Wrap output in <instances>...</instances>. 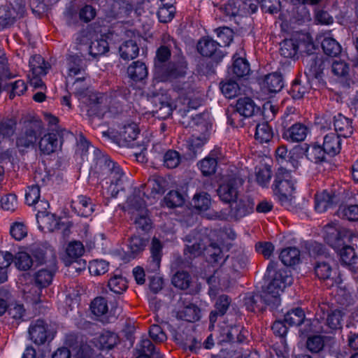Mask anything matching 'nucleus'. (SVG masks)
<instances>
[{
    "label": "nucleus",
    "mask_w": 358,
    "mask_h": 358,
    "mask_svg": "<svg viewBox=\"0 0 358 358\" xmlns=\"http://www.w3.org/2000/svg\"><path fill=\"white\" fill-rule=\"evenodd\" d=\"M276 266L277 263L271 261L266 268L271 280L260 294L264 309L267 306L272 310L278 308L280 305V292L292 283V278L287 271L282 269L276 271Z\"/></svg>",
    "instance_id": "obj_1"
},
{
    "label": "nucleus",
    "mask_w": 358,
    "mask_h": 358,
    "mask_svg": "<svg viewBox=\"0 0 358 358\" xmlns=\"http://www.w3.org/2000/svg\"><path fill=\"white\" fill-rule=\"evenodd\" d=\"M325 240L327 243L335 250H340L339 255L341 262L346 265L357 263L358 257L355 249L345 245L343 239L349 237L350 233L345 229H342L335 223L328 224L325 226Z\"/></svg>",
    "instance_id": "obj_2"
},
{
    "label": "nucleus",
    "mask_w": 358,
    "mask_h": 358,
    "mask_svg": "<svg viewBox=\"0 0 358 358\" xmlns=\"http://www.w3.org/2000/svg\"><path fill=\"white\" fill-rule=\"evenodd\" d=\"M85 79V76L76 78L73 83L75 90L73 93L82 100L83 103L87 105V114L89 117L101 118L108 110L106 105L104 104V101L106 99L104 96H100L99 93L92 92L87 94L85 92L87 87L83 84Z\"/></svg>",
    "instance_id": "obj_3"
},
{
    "label": "nucleus",
    "mask_w": 358,
    "mask_h": 358,
    "mask_svg": "<svg viewBox=\"0 0 358 358\" xmlns=\"http://www.w3.org/2000/svg\"><path fill=\"white\" fill-rule=\"evenodd\" d=\"M94 155L95 168L99 174L106 178H108L110 184L118 185L124 175L120 166L99 149H94Z\"/></svg>",
    "instance_id": "obj_4"
},
{
    "label": "nucleus",
    "mask_w": 358,
    "mask_h": 358,
    "mask_svg": "<svg viewBox=\"0 0 358 358\" xmlns=\"http://www.w3.org/2000/svg\"><path fill=\"white\" fill-rule=\"evenodd\" d=\"M324 317L320 316L312 321L310 329H304L306 332H315V333H329L332 330L341 329L342 327L341 321L343 319V313L339 310H332L327 314V317L325 320L324 325H321V320H324Z\"/></svg>",
    "instance_id": "obj_5"
},
{
    "label": "nucleus",
    "mask_w": 358,
    "mask_h": 358,
    "mask_svg": "<svg viewBox=\"0 0 358 358\" xmlns=\"http://www.w3.org/2000/svg\"><path fill=\"white\" fill-rule=\"evenodd\" d=\"M303 62L308 71L309 76L318 80L322 78L324 70L330 66L329 59L315 52H307L303 57Z\"/></svg>",
    "instance_id": "obj_6"
},
{
    "label": "nucleus",
    "mask_w": 358,
    "mask_h": 358,
    "mask_svg": "<svg viewBox=\"0 0 358 358\" xmlns=\"http://www.w3.org/2000/svg\"><path fill=\"white\" fill-rule=\"evenodd\" d=\"M41 129V122L38 121L30 122L25 126L24 130L19 134L16 139V146L20 152L34 145Z\"/></svg>",
    "instance_id": "obj_7"
},
{
    "label": "nucleus",
    "mask_w": 358,
    "mask_h": 358,
    "mask_svg": "<svg viewBox=\"0 0 358 358\" xmlns=\"http://www.w3.org/2000/svg\"><path fill=\"white\" fill-rule=\"evenodd\" d=\"M185 241L187 244L184 250V254L189 259H192L199 256L205 250L206 245L208 243L209 238L204 234L194 233L186 236Z\"/></svg>",
    "instance_id": "obj_8"
},
{
    "label": "nucleus",
    "mask_w": 358,
    "mask_h": 358,
    "mask_svg": "<svg viewBox=\"0 0 358 358\" xmlns=\"http://www.w3.org/2000/svg\"><path fill=\"white\" fill-rule=\"evenodd\" d=\"M222 45L213 38L202 37L197 43L196 49L203 57H210L217 63L220 62L224 55L220 50Z\"/></svg>",
    "instance_id": "obj_9"
},
{
    "label": "nucleus",
    "mask_w": 358,
    "mask_h": 358,
    "mask_svg": "<svg viewBox=\"0 0 358 358\" xmlns=\"http://www.w3.org/2000/svg\"><path fill=\"white\" fill-rule=\"evenodd\" d=\"M200 309L186 296H180L176 304V317L179 320L194 322L200 318Z\"/></svg>",
    "instance_id": "obj_10"
},
{
    "label": "nucleus",
    "mask_w": 358,
    "mask_h": 358,
    "mask_svg": "<svg viewBox=\"0 0 358 358\" xmlns=\"http://www.w3.org/2000/svg\"><path fill=\"white\" fill-rule=\"evenodd\" d=\"M87 40L85 32H80L76 38L78 45L80 46L79 50L87 52L93 59L104 55L109 50L108 43L105 39L92 41L88 46L85 45L83 48V44L85 43Z\"/></svg>",
    "instance_id": "obj_11"
},
{
    "label": "nucleus",
    "mask_w": 358,
    "mask_h": 358,
    "mask_svg": "<svg viewBox=\"0 0 358 358\" xmlns=\"http://www.w3.org/2000/svg\"><path fill=\"white\" fill-rule=\"evenodd\" d=\"M243 181L238 178H231L222 183L217 192L220 199L225 203H230L238 198L239 188L242 186Z\"/></svg>",
    "instance_id": "obj_12"
},
{
    "label": "nucleus",
    "mask_w": 358,
    "mask_h": 358,
    "mask_svg": "<svg viewBox=\"0 0 358 358\" xmlns=\"http://www.w3.org/2000/svg\"><path fill=\"white\" fill-rule=\"evenodd\" d=\"M180 122L185 127H201V130H207L209 124V114L203 113L199 114L190 113L189 110L180 109Z\"/></svg>",
    "instance_id": "obj_13"
},
{
    "label": "nucleus",
    "mask_w": 358,
    "mask_h": 358,
    "mask_svg": "<svg viewBox=\"0 0 358 358\" xmlns=\"http://www.w3.org/2000/svg\"><path fill=\"white\" fill-rule=\"evenodd\" d=\"M163 69L162 71H159L157 73L166 80L184 77L186 74L187 62L185 58L181 57L177 61L168 62Z\"/></svg>",
    "instance_id": "obj_14"
},
{
    "label": "nucleus",
    "mask_w": 358,
    "mask_h": 358,
    "mask_svg": "<svg viewBox=\"0 0 358 358\" xmlns=\"http://www.w3.org/2000/svg\"><path fill=\"white\" fill-rule=\"evenodd\" d=\"M234 201L235 203L231 206L230 215L236 220H238L253 212L255 203L250 197L243 196Z\"/></svg>",
    "instance_id": "obj_15"
},
{
    "label": "nucleus",
    "mask_w": 358,
    "mask_h": 358,
    "mask_svg": "<svg viewBox=\"0 0 358 358\" xmlns=\"http://www.w3.org/2000/svg\"><path fill=\"white\" fill-rule=\"evenodd\" d=\"M163 245L161 241L154 237L152 240L150 250V257L147 262L146 269L151 273H156L159 270L160 264L162 257Z\"/></svg>",
    "instance_id": "obj_16"
},
{
    "label": "nucleus",
    "mask_w": 358,
    "mask_h": 358,
    "mask_svg": "<svg viewBox=\"0 0 358 358\" xmlns=\"http://www.w3.org/2000/svg\"><path fill=\"white\" fill-rule=\"evenodd\" d=\"M315 208L318 213L325 212L327 209L337 205L340 199L334 192L324 190L320 193H317L315 196Z\"/></svg>",
    "instance_id": "obj_17"
},
{
    "label": "nucleus",
    "mask_w": 358,
    "mask_h": 358,
    "mask_svg": "<svg viewBox=\"0 0 358 358\" xmlns=\"http://www.w3.org/2000/svg\"><path fill=\"white\" fill-rule=\"evenodd\" d=\"M249 332L243 327L234 325L222 329V341L232 343H243L246 341Z\"/></svg>",
    "instance_id": "obj_18"
},
{
    "label": "nucleus",
    "mask_w": 358,
    "mask_h": 358,
    "mask_svg": "<svg viewBox=\"0 0 358 358\" xmlns=\"http://www.w3.org/2000/svg\"><path fill=\"white\" fill-rule=\"evenodd\" d=\"M308 128L302 123H293L290 127L282 131V137L290 143L303 141L308 134Z\"/></svg>",
    "instance_id": "obj_19"
},
{
    "label": "nucleus",
    "mask_w": 358,
    "mask_h": 358,
    "mask_svg": "<svg viewBox=\"0 0 358 358\" xmlns=\"http://www.w3.org/2000/svg\"><path fill=\"white\" fill-rule=\"evenodd\" d=\"M59 136L57 132H50L41 137L38 142L40 152L45 155H49L56 152L60 147Z\"/></svg>",
    "instance_id": "obj_20"
},
{
    "label": "nucleus",
    "mask_w": 358,
    "mask_h": 358,
    "mask_svg": "<svg viewBox=\"0 0 358 358\" xmlns=\"http://www.w3.org/2000/svg\"><path fill=\"white\" fill-rule=\"evenodd\" d=\"M71 208L80 216L88 217L94 211V205L90 198L80 195L71 201Z\"/></svg>",
    "instance_id": "obj_21"
},
{
    "label": "nucleus",
    "mask_w": 358,
    "mask_h": 358,
    "mask_svg": "<svg viewBox=\"0 0 358 358\" xmlns=\"http://www.w3.org/2000/svg\"><path fill=\"white\" fill-rule=\"evenodd\" d=\"M47 324L42 320L32 322L29 328L31 339L37 345L45 343L48 338Z\"/></svg>",
    "instance_id": "obj_22"
},
{
    "label": "nucleus",
    "mask_w": 358,
    "mask_h": 358,
    "mask_svg": "<svg viewBox=\"0 0 358 358\" xmlns=\"http://www.w3.org/2000/svg\"><path fill=\"white\" fill-rule=\"evenodd\" d=\"M231 303V299L228 295H220L215 303L214 310H213L209 315L210 324H214L218 317L224 316Z\"/></svg>",
    "instance_id": "obj_23"
},
{
    "label": "nucleus",
    "mask_w": 358,
    "mask_h": 358,
    "mask_svg": "<svg viewBox=\"0 0 358 358\" xmlns=\"http://www.w3.org/2000/svg\"><path fill=\"white\" fill-rule=\"evenodd\" d=\"M225 261L228 262L231 271L234 273H240L243 271L248 264V257L242 251H236L232 253L230 258L227 257Z\"/></svg>",
    "instance_id": "obj_24"
},
{
    "label": "nucleus",
    "mask_w": 358,
    "mask_h": 358,
    "mask_svg": "<svg viewBox=\"0 0 358 358\" xmlns=\"http://www.w3.org/2000/svg\"><path fill=\"white\" fill-rule=\"evenodd\" d=\"M334 126L336 134L342 137L348 138L353 133L352 120L341 113L334 117Z\"/></svg>",
    "instance_id": "obj_25"
},
{
    "label": "nucleus",
    "mask_w": 358,
    "mask_h": 358,
    "mask_svg": "<svg viewBox=\"0 0 358 358\" xmlns=\"http://www.w3.org/2000/svg\"><path fill=\"white\" fill-rule=\"evenodd\" d=\"M311 88L308 78H296L292 83L289 94L294 99H301Z\"/></svg>",
    "instance_id": "obj_26"
},
{
    "label": "nucleus",
    "mask_w": 358,
    "mask_h": 358,
    "mask_svg": "<svg viewBox=\"0 0 358 358\" xmlns=\"http://www.w3.org/2000/svg\"><path fill=\"white\" fill-rule=\"evenodd\" d=\"M306 158L311 162L321 164L327 162V152L324 148L317 144H312L307 146L305 149Z\"/></svg>",
    "instance_id": "obj_27"
},
{
    "label": "nucleus",
    "mask_w": 358,
    "mask_h": 358,
    "mask_svg": "<svg viewBox=\"0 0 358 358\" xmlns=\"http://www.w3.org/2000/svg\"><path fill=\"white\" fill-rule=\"evenodd\" d=\"M340 137L341 136L334 132L327 134L324 137L322 146L324 148V150L327 152L328 155L335 156L340 152L341 149Z\"/></svg>",
    "instance_id": "obj_28"
},
{
    "label": "nucleus",
    "mask_w": 358,
    "mask_h": 358,
    "mask_svg": "<svg viewBox=\"0 0 358 358\" xmlns=\"http://www.w3.org/2000/svg\"><path fill=\"white\" fill-rule=\"evenodd\" d=\"M236 110L242 117H250L258 112L259 108L250 98L243 97L237 100Z\"/></svg>",
    "instance_id": "obj_29"
},
{
    "label": "nucleus",
    "mask_w": 358,
    "mask_h": 358,
    "mask_svg": "<svg viewBox=\"0 0 358 358\" xmlns=\"http://www.w3.org/2000/svg\"><path fill=\"white\" fill-rule=\"evenodd\" d=\"M142 194L145 196V193L138 189L127 199L129 210L131 215L135 214V212L145 213L148 210Z\"/></svg>",
    "instance_id": "obj_30"
},
{
    "label": "nucleus",
    "mask_w": 358,
    "mask_h": 358,
    "mask_svg": "<svg viewBox=\"0 0 358 358\" xmlns=\"http://www.w3.org/2000/svg\"><path fill=\"white\" fill-rule=\"evenodd\" d=\"M283 86V78L280 73H269L264 77L263 87L271 93L280 92L282 89Z\"/></svg>",
    "instance_id": "obj_31"
},
{
    "label": "nucleus",
    "mask_w": 358,
    "mask_h": 358,
    "mask_svg": "<svg viewBox=\"0 0 358 358\" xmlns=\"http://www.w3.org/2000/svg\"><path fill=\"white\" fill-rule=\"evenodd\" d=\"M40 187L38 185H33L27 187L25 194L26 203L29 206H35L38 204V207L42 209H46L49 206L45 201L40 200Z\"/></svg>",
    "instance_id": "obj_32"
},
{
    "label": "nucleus",
    "mask_w": 358,
    "mask_h": 358,
    "mask_svg": "<svg viewBox=\"0 0 358 358\" xmlns=\"http://www.w3.org/2000/svg\"><path fill=\"white\" fill-rule=\"evenodd\" d=\"M284 322L289 326H299L302 323H306V325L310 326L309 329L312 327V321L305 320L304 312L300 308H296L288 311L285 315Z\"/></svg>",
    "instance_id": "obj_33"
},
{
    "label": "nucleus",
    "mask_w": 358,
    "mask_h": 358,
    "mask_svg": "<svg viewBox=\"0 0 358 358\" xmlns=\"http://www.w3.org/2000/svg\"><path fill=\"white\" fill-rule=\"evenodd\" d=\"M128 76L134 81H141L148 76V69L141 61L133 62L127 68Z\"/></svg>",
    "instance_id": "obj_34"
},
{
    "label": "nucleus",
    "mask_w": 358,
    "mask_h": 358,
    "mask_svg": "<svg viewBox=\"0 0 358 358\" xmlns=\"http://www.w3.org/2000/svg\"><path fill=\"white\" fill-rule=\"evenodd\" d=\"M127 90L125 87H117V89L113 90L106 94H100V96L106 97V100L104 101V104L109 110L111 107H116L121 102V99H125Z\"/></svg>",
    "instance_id": "obj_35"
},
{
    "label": "nucleus",
    "mask_w": 358,
    "mask_h": 358,
    "mask_svg": "<svg viewBox=\"0 0 358 358\" xmlns=\"http://www.w3.org/2000/svg\"><path fill=\"white\" fill-rule=\"evenodd\" d=\"M119 52L121 58L124 60H131L138 55L139 48L136 41L128 40L120 46Z\"/></svg>",
    "instance_id": "obj_36"
},
{
    "label": "nucleus",
    "mask_w": 358,
    "mask_h": 358,
    "mask_svg": "<svg viewBox=\"0 0 358 358\" xmlns=\"http://www.w3.org/2000/svg\"><path fill=\"white\" fill-rule=\"evenodd\" d=\"M279 258L283 264L292 266L299 262L300 251L296 248H287L281 251Z\"/></svg>",
    "instance_id": "obj_37"
},
{
    "label": "nucleus",
    "mask_w": 358,
    "mask_h": 358,
    "mask_svg": "<svg viewBox=\"0 0 358 358\" xmlns=\"http://www.w3.org/2000/svg\"><path fill=\"white\" fill-rule=\"evenodd\" d=\"M324 53L329 57H337L342 51L340 43L334 38L324 37L321 42Z\"/></svg>",
    "instance_id": "obj_38"
},
{
    "label": "nucleus",
    "mask_w": 358,
    "mask_h": 358,
    "mask_svg": "<svg viewBox=\"0 0 358 358\" xmlns=\"http://www.w3.org/2000/svg\"><path fill=\"white\" fill-rule=\"evenodd\" d=\"M23 16H18L17 9H8L6 7H0V29L6 28L12 25L16 18H20Z\"/></svg>",
    "instance_id": "obj_39"
},
{
    "label": "nucleus",
    "mask_w": 358,
    "mask_h": 358,
    "mask_svg": "<svg viewBox=\"0 0 358 358\" xmlns=\"http://www.w3.org/2000/svg\"><path fill=\"white\" fill-rule=\"evenodd\" d=\"M134 9L131 3L126 1H118L113 4L111 12L117 19H122L129 15Z\"/></svg>",
    "instance_id": "obj_40"
},
{
    "label": "nucleus",
    "mask_w": 358,
    "mask_h": 358,
    "mask_svg": "<svg viewBox=\"0 0 358 358\" xmlns=\"http://www.w3.org/2000/svg\"><path fill=\"white\" fill-rule=\"evenodd\" d=\"M171 55V49L167 48L166 46H160L157 50L155 59V69L157 73L162 71L164 69L163 68L169 62Z\"/></svg>",
    "instance_id": "obj_41"
},
{
    "label": "nucleus",
    "mask_w": 358,
    "mask_h": 358,
    "mask_svg": "<svg viewBox=\"0 0 358 358\" xmlns=\"http://www.w3.org/2000/svg\"><path fill=\"white\" fill-rule=\"evenodd\" d=\"M210 204V196L204 192L195 194L191 202L192 206L199 212L207 210Z\"/></svg>",
    "instance_id": "obj_42"
},
{
    "label": "nucleus",
    "mask_w": 358,
    "mask_h": 358,
    "mask_svg": "<svg viewBox=\"0 0 358 358\" xmlns=\"http://www.w3.org/2000/svg\"><path fill=\"white\" fill-rule=\"evenodd\" d=\"M273 136V130L268 122H263L257 125L255 138L260 143L269 142Z\"/></svg>",
    "instance_id": "obj_43"
},
{
    "label": "nucleus",
    "mask_w": 358,
    "mask_h": 358,
    "mask_svg": "<svg viewBox=\"0 0 358 358\" xmlns=\"http://www.w3.org/2000/svg\"><path fill=\"white\" fill-rule=\"evenodd\" d=\"M54 273V271L45 268H41L35 273L34 281L38 289L41 290L51 284Z\"/></svg>",
    "instance_id": "obj_44"
},
{
    "label": "nucleus",
    "mask_w": 358,
    "mask_h": 358,
    "mask_svg": "<svg viewBox=\"0 0 358 358\" xmlns=\"http://www.w3.org/2000/svg\"><path fill=\"white\" fill-rule=\"evenodd\" d=\"M205 252L208 261L211 263H218L223 259V252L220 245L216 242L208 241L206 245Z\"/></svg>",
    "instance_id": "obj_45"
},
{
    "label": "nucleus",
    "mask_w": 358,
    "mask_h": 358,
    "mask_svg": "<svg viewBox=\"0 0 358 358\" xmlns=\"http://www.w3.org/2000/svg\"><path fill=\"white\" fill-rule=\"evenodd\" d=\"M29 67L33 76H43L47 73L48 66L40 55H36L31 57Z\"/></svg>",
    "instance_id": "obj_46"
},
{
    "label": "nucleus",
    "mask_w": 358,
    "mask_h": 358,
    "mask_svg": "<svg viewBox=\"0 0 358 358\" xmlns=\"http://www.w3.org/2000/svg\"><path fill=\"white\" fill-rule=\"evenodd\" d=\"M299 48L296 40L285 39L280 43V55L286 58H292L296 55Z\"/></svg>",
    "instance_id": "obj_47"
},
{
    "label": "nucleus",
    "mask_w": 358,
    "mask_h": 358,
    "mask_svg": "<svg viewBox=\"0 0 358 358\" xmlns=\"http://www.w3.org/2000/svg\"><path fill=\"white\" fill-rule=\"evenodd\" d=\"M119 338L116 334L104 331L98 338V343L101 350H110L118 343Z\"/></svg>",
    "instance_id": "obj_48"
},
{
    "label": "nucleus",
    "mask_w": 358,
    "mask_h": 358,
    "mask_svg": "<svg viewBox=\"0 0 358 358\" xmlns=\"http://www.w3.org/2000/svg\"><path fill=\"white\" fill-rule=\"evenodd\" d=\"M85 65L83 59L78 55H71L68 58L69 76L85 74Z\"/></svg>",
    "instance_id": "obj_49"
},
{
    "label": "nucleus",
    "mask_w": 358,
    "mask_h": 358,
    "mask_svg": "<svg viewBox=\"0 0 358 358\" xmlns=\"http://www.w3.org/2000/svg\"><path fill=\"white\" fill-rule=\"evenodd\" d=\"M148 240L139 236H133L129 239V248L133 258L142 252L147 245Z\"/></svg>",
    "instance_id": "obj_50"
},
{
    "label": "nucleus",
    "mask_w": 358,
    "mask_h": 358,
    "mask_svg": "<svg viewBox=\"0 0 358 358\" xmlns=\"http://www.w3.org/2000/svg\"><path fill=\"white\" fill-rule=\"evenodd\" d=\"M329 259L326 260H318L316 262L314 270L316 276L320 280H327L331 277L332 268L329 263Z\"/></svg>",
    "instance_id": "obj_51"
},
{
    "label": "nucleus",
    "mask_w": 358,
    "mask_h": 358,
    "mask_svg": "<svg viewBox=\"0 0 358 358\" xmlns=\"http://www.w3.org/2000/svg\"><path fill=\"white\" fill-rule=\"evenodd\" d=\"M192 282V277L187 271H178L172 278V284L182 290L188 289Z\"/></svg>",
    "instance_id": "obj_52"
},
{
    "label": "nucleus",
    "mask_w": 358,
    "mask_h": 358,
    "mask_svg": "<svg viewBox=\"0 0 358 358\" xmlns=\"http://www.w3.org/2000/svg\"><path fill=\"white\" fill-rule=\"evenodd\" d=\"M108 286L112 292L118 294L123 293L128 287L127 280L119 274L110 278Z\"/></svg>",
    "instance_id": "obj_53"
},
{
    "label": "nucleus",
    "mask_w": 358,
    "mask_h": 358,
    "mask_svg": "<svg viewBox=\"0 0 358 358\" xmlns=\"http://www.w3.org/2000/svg\"><path fill=\"white\" fill-rule=\"evenodd\" d=\"M90 309L96 317H104L108 310L107 300L102 296L95 298L91 302Z\"/></svg>",
    "instance_id": "obj_54"
},
{
    "label": "nucleus",
    "mask_w": 358,
    "mask_h": 358,
    "mask_svg": "<svg viewBox=\"0 0 358 358\" xmlns=\"http://www.w3.org/2000/svg\"><path fill=\"white\" fill-rule=\"evenodd\" d=\"M244 304L249 311H263L264 306L260 294H250L245 297Z\"/></svg>",
    "instance_id": "obj_55"
},
{
    "label": "nucleus",
    "mask_w": 358,
    "mask_h": 358,
    "mask_svg": "<svg viewBox=\"0 0 358 358\" xmlns=\"http://www.w3.org/2000/svg\"><path fill=\"white\" fill-rule=\"evenodd\" d=\"M222 94L228 99H232L240 94L241 88L238 84L231 80L222 81L220 83Z\"/></svg>",
    "instance_id": "obj_56"
},
{
    "label": "nucleus",
    "mask_w": 358,
    "mask_h": 358,
    "mask_svg": "<svg viewBox=\"0 0 358 358\" xmlns=\"http://www.w3.org/2000/svg\"><path fill=\"white\" fill-rule=\"evenodd\" d=\"M131 220L137 229L148 231L151 228V220L148 215V210L145 213L135 212L131 215Z\"/></svg>",
    "instance_id": "obj_57"
},
{
    "label": "nucleus",
    "mask_w": 358,
    "mask_h": 358,
    "mask_svg": "<svg viewBox=\"0 0 358 358\" xmlns=\"http://www.w3.org/2000/svg\"><path fill=\"white\" fill-rule=\"evenodd\" d=\"M14 262L16 267L21 271L29 270L33 264L31 256L26 252H18L15 255Z\"/></svg>",
    "instance_id": "obj_58"
},
{
    "label": "nucleus",
    "mask_w": 358,
    "mask_h": 358,
    "mask_svg": "<svg viewBox=\"0 0 358 358\" xmlns=\"http://www.w3.org/2000/svg\"><path fill=\"white\" fill-rule=\"evenodd\" d=\"M241 0H228L221 6L220 10L229 17H236L241 11Z\"/></svg>",
    "instance_id": "obj_59"
},
{
    "label": "nucleus",
    "mask_w": 358,
    "mask_h": 358,
    "mask_svg": "<svg viewBox=\"0 0 358 358\" xmlns=\"http://www.w3.org/2000/svg\"><path fill=\"white\" fill-rule=\"evenodd\" d=\"M232 69L234 74L238 78L248 75L250 70L248 61L242 57L234 59Z\"/></svg>",
    "instance_id": "obj_60"
},
{
    "label": "nucleus",
    "mask_w": 358,
    "mask_h": 358,
    "mask_svg": "<svg viewBox=\"0 0 358 358\" xmlns=\"http://www.w3.org/2000/svg\"><path fill=\"white\" fill-rule=\"evenodd\" d=\"M120 134L124 141L131 142L136 139L139 134V129L135 123L128 124L122 127Z\"/></svg>",
    "instance_id": "obj_61"
},
{
    "label": "nucleus",
    "mask_w": 358,
    "mask_h": 358,
    "mask_svg": "<svg viewBox=\"0 0 358 358\" xmlns=\"http://www.w3.org/2000/svg\"><path fill=\"white\" fill-rule=\"evenodd\" d=\"M338 215L343 219H346L350 221L358 220V205H350L348 206H340Z\"/></svg>",
    "instance_id": "obj_62"
},
{
    "label": "nucleus",
    "mask_w": 358,
    "mask_h": 358,
    "mask_svg": "<svg viewBox=\"0 0 358 358\" xmlns=\"http://www.w3.org/2000/svg\"><path fill=\"white\" fill-rule=\"evenodd\" d=\"M199 169L204 176H210L216 172L217 164L215 160L206 157L197 164Z\"/></svg>",
    "instance_id": "obj_63"
},
{
    "label": "nucleus",
    "mask_w": 358,
    "mask_h": 358,
    "mask_svg": "<svg viewBox=\"0 0 358 358\" xmlns=\"http://www.w3.org/2000/svg\"><path fill=\"white\" fill-rule=\"evenodd\" d=\"M184 197L182 194L178 191H170L164 197V201L169 208H176L181 206L184 203Z\"/></svg>",
    "instance_id": "obj_64"
}]
</instances>
